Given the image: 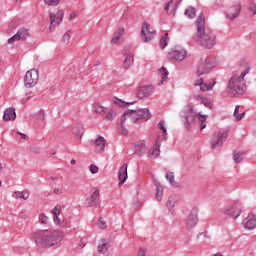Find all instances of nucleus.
I'll list each match as a JSON object with an SVG mask.
<instances>
[{"mask_svg": "<svg viewBox=\"0 0 256 256\" xmlns=\"http://www.w3.org/2000/svg\"><path fill=\"white\" fill-rule=\"evenodd\" d=\"M63 231L61 230H38L31 234V240L35 243L36 247L41 249H49V247H55L63 241Z\"/></svg>", "mask_w": 256, "mask_h": 256, "instance_id": "obj_1", "label": "nucleus"}, {"mask_svg": "<svg viewBox=\"0 0 256 256\" xmlns=\"http://www.w3.org/2000/svg\"><path fill=\"white\" fill-rule=\"evenodd\" d=\"M196 41L204 49H213L217 44V38L213 32L205 29V16L200 15L197 19V37Z\"/></svg>", "mask_w": 256, "mask_h": 256, "instance_id": "obj_2", "label": "nucleus"}, {"mask_svg": "<svg viewBox=\"0 0 256 256\" xmlns=\"http://www.w3.org/2000/svg\"><path fill=\"white\" fill-rule=\"evenodd\" d=\"M249 73V68H246L241 75H234L228 82V93L235 97V95H243L245 93V76Z\"/></svg>", "mask_w": 256, "mask_h": 256, "instance_id": "obj_3", "label": "nucleus"}, {"mask_svg": "<svg viewBox=\"0 0 256 256\" xmlns=\"http://www.w3.org/2000/svg\"><path fill=\"white\" fill-rule=\"evenodd\" d=\"M151 117V112L148 108H136L131 110H126L122 115V123H125L127 119H130L131 123H137V121H149Z\"/></svg>", "mask_w": 256, "mask_h": 256, "instance_id": "obj_4", "label": "nucleus"}, {"mask_svg": "<svg viewBox=\"0 0 256 256\" xmlns=\"http://www.w3.org/2000/svg\"><path fill=\"white\" fill-rule=\"evenodd\" d=\"M180 117L183 120V123L186 129H190L191 126L195 125L199 121V113L194 112L192 105H187L181 112Z\"/></svg>", "mask_w": 256, "mask_h": 256, "instance_id": "obj_5", "label": "nucleus"}, {"mask_svg": "<svg viewBox=\"0 0 256 256\" xmlns=\"http://www.w3.org/2000/svg\"><path fill=\"white\" fill-rule=\"evenodd\" d=\"M213 69V62L211 61V57L202 56L200 61L198 62L197 67V75L201 77V75H207V73H211Z\"/></svg>", "mask_w": 256, "mask_h": 256, "instance_id": "obj_6", "label": "nucleus"}, {"mask_svg": "<svg viewBox=\"0 0 256 256\" xmlns=\"http://www.w3.org/2000/svg\"><path fill=\"white\" fill-rule=\"evenodd\" d=\"M50 15V27L48 28L49 32H52L55 27H59L60 23H63V17H65V11L62 9H54L49 11Z\"/></svg>", "mask_w": 256, "mask_h": 256, "instance_id": "obj_7", "label": "nucleus"}, {"mask_svg": "<svg viewBox=\"0 0 256 256\" xmlns=\"http://www.w3.org/2000/svg\"><path fill=\"white\" fill-rule=\"evenodd\" d=\"M39 82V71L37 69H31L26 72L24 77V85L27 89L35 87Z\"/></svg>", "mask_w": 256, "mask_h": 256, "instance_id": "obj_8", "label": "nucleus"}, {"mask_svg": "<svg viewBox=\"0 0 256 256\" xmlns=\"http://www.w3.org/2000/svg\"><path fill=\"white\" fill-rule=\"evenodd\" d=\"M199 223V209L193 208L186 218L185 227L188 231L195 229Z\"/></svg>", "mask_w": 256, "mask_h": 256, "instance_id": "obj_9", "label": "nucleus"}, {"mask_svg": "<svg viewBox=\"0 0 256 256\" xmlns=\"http://www.w3.org/2000/svg\"><path fill=\"white\" fill-rule=\"evenodd\" d=\"M155 35H157V32L155 30H151V25L147 22H143L142 28H141V39L144 43H148V41H151L155 38Z\"/></svg>", "mask_w": 256, "mask_h": 256, "instance_id": "obj_10", "label": "nucleus"}, {"mask_svg": "<svg viewBox=\"0 0 256 256\" xmlns=\"http://www.w3.org/2000/svg\"><path fill=\"white\" fill-rule=\"evenodd\" d=\"M227 137H229V133L226 130L220 131L217 134L213 135L211 139L212 149H217V147H223V142L227 140Z\"/></svg>", "mask_w": 256, "mask_h": 256, "instance_id": "obj_11", "label": "nucleus"}, {"mask_svg": "<svg viewBox=\"0 0 256 256\" xmlns=\"http://www.w3.org/2000/svg\"><path fill=\"white\" fill-rule=\"evenodd\" d=\"M169 57L175 59V61H183L187 57V50L181 46H176L168 53Z\"/></svg>", "mask_w": 256, "mask_h": 256, "instance_id": "obj_12", "label": "nucleus"}, {"mask_svg": "<svg viewBox=\"0 0 256 256\" xmlns=\"http://www.w3.org/2000/svg\"><path fill=\"white\" fill-rule=\"evenodd\" d=\"M29 37V30L26 28H20L17 33L8 39L9 45H13L15 41H26Z\"/></svg>", "mask_w": 256, "mask_h": 256, "instance_id": "obj_13", "label": "nucleus"}, {"mask_svg": "<svg viewBox=\"0 0 256 256\" xmlns=\"http://www.w3.org/2000/svg\"><path fill=\"white\" fill-rule=\"evenodd\" d=\"M241 205L238 203H233L230 206H227L224 209V214L228 215L229 217H232V219H237V217H239V215H241Z\"/></svg>", "mask_w": 256, "mask_h": 256, "instance_id": "obj_14", "label": "nucleus"}, {"mask_svg": "<svg viewBox=\"0 0 256 256\" xmlns=\"http://www.w3.org/2000/svg\"><path fill=\"white\" fill-rule=\"evenodd\" d=\"M195 91H202V93H205V91H211L213 87L215 86V82L213 84L211 83H205L203 81V78H198L194 82Z\"/></svg>", "mask_w": 256, "mask_h": 256, "instance_id": "obj_15", "label": "nucleus"}, {"mask_svg": "<svg viewBox=\"0 0 256 256\" xmlns=\"http://www.w3.org/2000/svg\"><path fill=\"white\" fill-rule=\"evenodd\" d=\"M183 0H170L166 6H165V11L167 12V15L170 17H175V13L177 9H179V5H181V2Z\"/></svg>", "mask_w": 256, "mask_h": 256, "instance_id": "obj_16", "label": "nucleus"}, {"mask_svg": "<svg viewBox=\"0 0 256 256\" xmlns=\"http://www.w3.org/2000/svg\"><path fill=\"white\" fill-rule=\"evenodd\" d=\"M241 14V3L236 2L233 7H231L227 14L226 17L227 19H230V21H234V19H237L239 15Z\"/></svg>", "mask_w": 256, "mask_h": 256, "instance_id": "obj_17", "label": "nucleus"}, {"mask_svg": "<svg viewBox=\"0 0 256 256\" xmlns=\"http://www.w3.org/2000/svg\"><path fill=\"white\" fill-rule=\"evenodd\" d=\"M151 93H153V87L149 85L138 87L136 91L138 99H147V97H151Z\"/></svg>", "mask_w": 256, "mask_h": 256, "instance_id": "obj_18", "label": "nucleus"}, {"mask_svg": "<svg viewBox=\"0 0 256 256\" xmlns=\"http://www.w3.org/2000/svg\"><path fill=\"white\" fill-rule=\"evenodd\" d=\"M99 190H95L91 196L86 198V206L87 207H97V205H99Z\"/></svg>", "mask_w": 256, "mask_h": 256, "instance_id": "obj_19", "label": "nucleus"}, {"mask_svg": "<svg viewBox=\"0 0 256 256\" xmlns=\"http://www.w3.org/2000/svg\"><path fill=\"white\" fill-rule=\"evenodd\" d=\"M160 147L161 142L157 140L154 147L148 150V157H150V159H156V157H159V155L161 154Z\"/></svg>", "mask_w": 256, "mask_h": 256, "instance_id": "obj_20", "label": "nucleus"}, {"mask_svg": "<svg viewBox=\"0 0 256 256\" xmlns=\"http://www.w3.org/2000/svg\"><path fill=\"white\" fill-rule=\"evenodd\" d=\"M91 143H94L96 153H103L105 151V138L99 136L95 140H91Z\"/></svg>", "mask_w": 256, "mask_h": 256, "instance_id": "obj_21", "label": "nucleus"}, {"mask_svg": "<svg viewBox=\"0 0 256 256\" xmlns=\"http://www.w3.org/2000/svg\"><path fill=\"white\" fill-rule=\"evenodd\" d=\"M3 119L4 121H15V119H17V113L15 112V108H7L4 111Z\"/></svg>", "mask_w": 256, "mask_h": 256, "instance_id": "obj_22", "label": "nucleus"}, {"mask_svg": "<svg viewBox=\"0 0 256 256\" xmlns=\"http://www.w3.org/2000/svg\"><path fill=\"white\" fill-rule=\"evenodd\" d=\"M193 97L196 101H199L202 105L206 106L207 109H211L213 107V103H211L209 99L203 97V95L194 93Z\"/></svg>", "mask_w": 256, "mask_h": 256, "instance_id": "obj_23", "label": "nucleus"}, {"mask_svg": "<svg viewBox=\"0 0 256 256\" xmlns=\"http://www.w3.org/2000/svg\"><path fill=\"white\" fill-rule=\"evenodd\" d=\"M193 97L196 101H199L202 105L206 106L207 109H211L213 107V103H211L209 99L203 97V95L194 93Z\"/></svg>", "mask_w": 256, "mask_h": 256, "instance_id": "obj_24", "label": "nucleus"}, {"mask_svg": "<svg viewBox=\"0 0 256 256\" xmlns=\"http://www.w3.org/2000/svg\"><path fill=\"white\" fill-rule=\"evenodd\" d=\"M146 151H147V142H145V140L135 144L136 155H143V153H145Z\"/></svg>", "mask_w": 256, "mask_h": 256, "instance_id": "obj_25", "label": "nucleus"}, {"mask_svg": "<svg viewBox=\"0 0 256 256\" xmlns=\"http://www.w3.org/2000/svg\"><path fill=\"white\" fill-rule=\"evenodd\" d=\"M127 164H124L120 170H119V185H123V183H125V181H127L128 175H127Z\"/></svg>", "mask_w": 256, "mask_h": 256, "instance_id": "obj_26", "label": "nucleus"}, {"mask_svg": "<svg viewBox=\"0 0 256 256\" xmlns=\"http://www.w3.org/2000/svg\"><path fill=\"white\" fill-rule=\"evenodd\" d=\"M97 251H98V253H101V255H105V253H107V251H109V247L107 246V240L105 238H102L99 241Z\"/></svg>", "mask_w": 256, "mask_h": 256, "instance_id": "obj_27", "label": "nucleus"}, {"mask_svg": "<svg viewBox=\"0 0 256 256\" xmlns=\"http://www.w3.org/2000/svg\"><path fill=\"white\" fill-rule=\"evenodd\" d=\"M125 35V28L123 27H119L117 29V31L114 33V36L111 40V43H113L114 45H116V43H119V40L121 39V37Z\"/></svg>", "mask_w": 256, "mask_h": 256, "instance_id": "obj_28", "label": "nucleus"}, {"mask_svg": "<svg viewBox=\"0 0 256 256\" xmlns=\"http://www.w3.org/2000/svg\"><path fill=\"white\" fill-rule=\"evenodd\" d=\"M154 185L156 187V199L157 201H162L163 200V186H161V183L158 181H154Z\"/></svg>", "mask_w": 256, "mask_h": 256, "instance_id": "obj_29", "label": "nucleus"}, {"mask_svg": "<svg viewBox=\"0 0 256 256\" xmlns=\"http://www.w3.org/2000/svg\"><path fill=\"white\" fill-rule=\"evenodd\" d=\"M73 133L78 139H81L83 137V133H85V130L83 129V124H76L73 127Z\"/></svg>", "mask_w": 256, "mask_h": 256, "instance_id": "obj_30", "label": "nucleus"}, {"mask_svg": "<svg viewBox=\"0 0 256 256\" xmlns=\"http://www.w3.org/2000/svg\"><path fill=\"white\" fill-rule=\"evenodd\" d=\"M158 75L161 77L160 85H163L167 81V77H169V71L165 67H162L158 70Z\"/></svg>", "mask_w": 256, "mask_h": 256, "instance_id": "obj_31", "label": "nucleus"}, {"mask_svg": "<svg viewBox=\"0 0 256 256\" xmlns=\"http://www.w3.org/2000/svg\"><path fill=\"white\" fill-rule=\"evenodd\" d=\"M12 197H14V199H23L24 201H27V199H29V193L25 191H15Z\"/></svg>", "mask_w": 256, "mask_h": 256, "instance_id": "obj_32", "label": "nucleus"}, {"mask_svg": "<svg viewBox=\"0 0 256 256\" xmlns=\"http://www.w3.org/2000/svg\"><path fill=\"white\" fill-rule=\"evenodd\" d=\"M115 117H117V112H115V110H113L112 108H107L104 119H106V121H113Z\"/></svg>", "mask_w": 256, "mask_h": 256, "instance_id": "obj_33", "label": "nucleus"}, {"mask_svg": "<svg viewBox=\"0 0 256 256\" xmlns=\"http://www.w3.org/2000/svg\"><path fill=\"white\" fill-rule=\"evenodd\" d=\"M133 55L132 54H128L125 58V60L123 61V67L124 69H129V67H131V65H133Z\"/></svg>", "mask_w": 256, "mask_h": 256, "instance_id": "obj_34", "label": "nucleus"}, {"mask_svg": "<svg viewBox=\"0 0 256 256\" xmlns=\"http://www.w3.org/2000/svg\"><path fill=\"white\" fill-rule=\"evenodd\" d=\"M246 229H255L256 227V218H250L248 220L243 221Z\"/></svg>", "mask_w": 256, "mask_h": 256, "instance_id": "obj_35", "label": "nucleus"}, {"mask_svg": "<svg viewBox=\"0 0 256 256\" xmlns=\"http://www.w3.org/2000/svg\"><path fill=\"white\" fill-rule=\"evenodd\" d=\"M243 155H245V152H233V161L234 163H241L243 161Z\"/></svg>", "mask_w": 256, "mask_h": 256, "instance_id": "obj_36", "label": "nucleus"}, {"mask_svg": "<svg viewBox=\"0 0 256 256\" xmlns=\"http://www.w3.org/2000/svg\"><path fill=\"white\" fill-rule=\"evenodd\" d=\"M167 45H169V33H165L160 39V47L164 49Z\"/></svg>", "mask_w": 256, "mask_h": 256, "instance_id": "obj_37", "label": "nucleus"}, {"mask_svg": "<svg viewBox=\"0 0 256 256\" xmlns=\"http://www.w3.org/2000/svg\"><path fill=\"white\" fill-rule=\"evenodd\" d=\"M52 215H54V221L59 223V215H61V206L57 205L51 210Z\"/></svg>", "mask_w": 256, "mask_h": 256, "instance_id": "obj_38", "label": "nucleus"}, {"mask_svg": "<svg viewBox=\"0 0 256 256\" xmlns=\"http://www.w3.org/2000/svg\"><path fill=\"white\" fill-rule=\"evenodd\" d=\"M114 103L118 107H127V105H133V103H135V102H125L119 98H114Z\"/></svg>", "mask_w": 256, "mask_h": 256, "instance_id": "obj_39", "label": "nucleus"}, {"mask_svg": "<svg viewBox=\"0 0 256 256\" xmlns=\"http://www.w3.org/2000/svg\"><path fill=\"white\" fill-rule=\"evenodd\" d=\"M199 118L198 121H200V129L201 131H203V129H205V127H207V123L205 122L207 119V115H202L201 113H199Z\"/></svg>", "mask_w": 256, "mask_h": 256, "instance_id": "obj_40", "label": "nucleus"}, {"mask_svg": "<svg viewBox=\"0 0 256 256\" xmlns=\"http://www.w3.org/2000/svg\"><path fill=\"white\" fill-rule=\"evenodd\" d=\"M247 11L251 14V15H256V4L255 2H250L247 5Z\"/></svg>", "mask_w": 256, "mask_h": 256, "instance_id": "obj_41", "label": "nucleus"}, {"mask_svg": "<svg viewBox=\"0 0 256 256\" xmlns=\"http://www.w3.org/2000/svg\"><path fill=\"white\" fill-rule=\"evenodd\" d=\"M185 15L188 17V19H193V17H195V8L190 6L188 9H186Z\"/></svg>", "mask_w": 256, "mask_h": 256, "instance_id": "obj_42", "label": "nucleus"}, {"mask_svg": "<svg viewBox=\"0 0 256 256\" xmlns=\"http://www.w3.org/2000/svg\"><path fill=\"white\" fill-rule=\"evenodd\" d=\"M58 223H59L60 227H63L64 229L71 227V220H69V219H63L62 221L59 220Z\"/></svg>", "mask_w": 256, "mask_h": 256, "instance_id": "obj_43", "label": "nucleus"}, {"mask_svg": "<svg viewBox=\"0 0 256 256\" xmlns=\"http://www.w3.org/2000/svg\"><path fill=\"white\" fill-rule=\"evenodd\" d=\"M45 117H46L45 110H40V111H38V112L35 114V118H36L38 121H45Z\"/></svg>", "mask_w": 256, "mask_h": 256, "instance_id": "obj_44", "label": "nucleus"}, {"mask_svg": "<svg viewBox=\"0 0 256 256\" xmlns=\"http://www.w3.org/2000/svg\"><path fill=\"white\" fill-rule=\"evenodd\" d=\"M39 221L42 225H49V217L43 213L39 215Z\"/></svg>", "mask_w": 256, "mask_h": 256, "instance_id": "obj_45", "label": "nucleus"}, {"mask_svg": "<svg viewBox=\"0 0 256 256\" xmlns=\"http://www.w3.org/2000/svg\"><path fill=\"white\" fill-rule=\"evenodd\" d=\"M107 107L101 106V105H97L95 107V113H98L99 115H101V113H106L107 112Z\"/></svg>", "mask_w": 256, "mask_h": 256, "instance_id": "obj_46", "label": "nucleus"}, {"mask_svg": "<svg viewBox=\"0 0 256 256\" xmlns=\"http://www.w3.org/2000/svg\"><path fill=\"white\" fill-rule=\"evenodd\" d=\"M166 179L169 181L170 184L175 185V174L173 172H169L166 174Z\"/></svg>", "mask_w": 256, "mask_h": 256, "instance_id": "obj_47", "label": "nucleus"}, {"mask_svg": "<svg viewBox=\"0 0 256 256\" xmlns=\"http://www.w3.org/2000/svg\"><path fill=\"white\" fill-rule=\"evenodd\" d=\"M45 5H49L50 7H57L59 5V0H43Z\"/></svg>", "mask_w": 256, "mask_h": 256, "instance_id": "obj_48", "label": "nucleus"}, {"mask_svg": "<svg viewBox=\"0 0 256 256\" xmlns=\"http://www.w3.org/2000/svg\"><path fill=\"white\" fill-rule=\"evenodd\" d=\"M97 225L100 229H107V222H105L101 217L98 219Z\"/></svg>", "mask_w": 256, "mask_h": 256, "instance_id": "obj_49", "label": "nucleus"}, {"mask_svg": "<svg viewBox=\"0 0 256 256\" xmlns=\"http://www.w3.org/2000/svg\"><path fill=\"white\" fill-rule=\"evenodd\" d=\"M158 128L162 131L163 135L167 133V128L165 127V121L161 120L158 123Z\"/></svg>", "mask_w": 256, "mask_h": 256, "instance_id": "obj_50", "label": "nucleus"}, {"mask_svg": "<svg viewBox=\"0 0 256 256\" xmlns=\"http://www.w3.org/2000/svg\"><path fill=\"white\" fill-rule=\"evenodd\" d=\"M90 173H92V175H97V173H99V167H97L95 164H91Z\"/></svg>", "mask_w": 256, "mask_h": 256, "instance_id": "obj_51", "label": "nucleus"}, {"mask_svg": "<svg viewBox=\"0 0 256 256\" xmlns=\"http://www.w3.org/2000/svg\"><path fill=\"white\" fill-rule=\"evenodd\" d=\"M124 123L125 122H123V118H121L120 130H121L122 135H128L129 131L126 130Z\"/></svg>", "mask_w": 256, "mask_h": 256, "instance_id": "obj_52", "label": "nucleus"}, {"mask_svg": "<svg viewBox=\"0 0 256 256\" xmlns=\"http://www.w3.org/2000/svg\"><path fill=\"white\" fill-rule=\"evenodd\" d=\"M69 39H71V33L69 31H67L63 37H62V43H65L66 41H69Z\"/></svg>", "mask_w": 256, "mask_h": 256, "instance_id": "obj_53", "label": "nucleus"}, {"mask_svg": "<svg viewBox=\"0 0 256 256\" xmlns=\"http://www.w3.org/2000/svg\"><path fill=\"white\" fill-rule=\"evenodd\" d=\"M28 97H26V98H23L22 100H21V103H22V105H25V103L27 102V101H29V99H31V96H29V95H31V93H28V94H26Z\"/></svg>", "mask_w": 256, "mask_h": 256, "instance_id": "obj_54", "label": "nucleus"}, {"mask_svg": "<svg viewBox=\"0 0 256 256\" xmlns=\"http://www.w3.org/2000/svg\"><path fill=\"white\" fill-rule=\"evenodd\" d=\"M73 19H77V13L75 12H72L70 14L68 21H73Z\"/></svg>", "mask_w": 256, "mask_h": 256, "instance_id": "obj_55", "label": "nucleus"}, {"mask_svg": "<svg viewBox=\"0 0 256 256\" xmlns=\"http://www.w3.org/2000/svg\"><path fill=\"white\" fill-rule=\"evenodd\" d=\"M235 117H236V121H241V119H243V117H245V112L238 114Z\"/></svg>", "mask_w": 256, "mask_h": 256, "instance_id": "obj_56", "label": "nucleus"}, {"mask_svg": "<svg viewBox=\"0 0 256 256\" xmlns=\"http://www.w3.org/2000/svg\"><path fill=\"white\" fill-rule=\"evenodd\" d=\"M167 207L171 209V207H175V202H172L170 199L167 201Z\"/></svg>", "mask_w": 256, "mask_h": 256, "instance_id": "obj_57", "label": "nucleus"}, {"mask_svg": "<svg viewBox=\"0 0 256 256\" xmlns=\"http://www.w3.org/2000/svg\"><path fill=\"white\" fill-rule=\"evenodd\" d=\"M241 106H239V105H236L235 106V109H234V117H236V115H239V108H240Z\"/></svg>", "mask_w": 256, "mask_h": 256, "instance_id": "obj_58", "label": "nucleus"}, {"mask_svg": "<svg viewBox=\"0 0 256 256\" xmlns=\"http://www.w3.org/2000/svg\"><path fill=\"white\" fill-rule=\"evenodd\" d=\"M17 134L20 135L21 139H24V140L29 139V137L27 135H25L24 133L17 132Z\"/></svg>", "mask_w": 256, "mask_h": 256, "instance_id": "obj_59", "label": "nucleus"}, {"mask_svg": "<svg viewBox=\"0 0 256 256\" xmlns=\"http://www.w3.org/2000/svg\"><path fill=\"white\" fill-rule=\"evenodd\" d=\"M138 256H145V249L144 248L139 249Z\"/></svg>", "mask_w": 256, "mask_h": 256, "instance_id": "obj_60", "label": "nucleus"}, {"mask_svg": "<svg viewBox=\"0 0 256 256\" xmlns=\"http://www.w3.org/2000/svg\"><path fill=\"white\" fill-rule=\"evenodd\" d=\"M55 195H61V190L59 188H54Z\"/></svg>", "mask_w": 256, "mask_h": 256, "instance_id": "obj_61", "label": "nucleus"}, {"mask_svg": "<svg viewBox=\"0 0 256 256\" xmlns=\"http://www.w3.org/2000/svg\"><path fill=\"white\" fill-rule=\"evenodd\" d=\"M0 173H3V163L0 162Z\"/></svg>", "mask_w": 256, "mask_h": 256, "instance_id": "obj_62", "label": "nucleus"}, {"mask_svg": "<svg viewBox=\"0 0 256 256\" xmlns=\"http://www.w3.org/2000/svg\"><path fill=\"white\" fill-rule=\"evenodd\" d=\"M70 163H71V165H75V163H77V161H76L75 159H72V160L70 161Z\"/></svg>", "mask_w": 256, "mask_h": 256, "instance_id": "obj_63", "label": "nucleus"}, {"mask_svg": "<svg viewBox=\"0 0 256 256\" xmlns=\"http://www.w3.org/2000/svg\"><path fill=\"white\" fill-rule=\"evenodd\" d=\"M99 65H101V61L98 60L97 63L94 65V67H97Z\"/></svg>", "mask_w": 256, "mask_h": 256, "instance_id": "obj_64", "label": "nucleus"}]
</instances>
